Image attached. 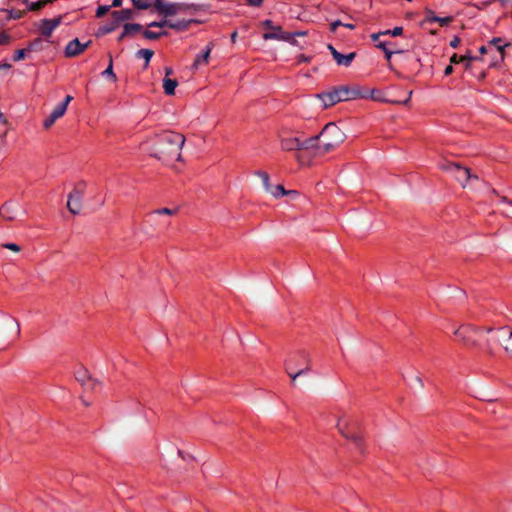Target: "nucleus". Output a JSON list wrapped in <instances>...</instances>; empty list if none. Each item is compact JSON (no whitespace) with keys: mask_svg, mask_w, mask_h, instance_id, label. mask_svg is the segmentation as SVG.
I'll return each instance as SVG.
<instances>
[{"mask_svg":"<svg viewBox=\"0 0 512 512\" xmlns=\"http://www.w3.org/2000/svg\"><path fill=\"white\" fill-rule=\"evenodd\" d=\"M103 76L109 77L113 82H116L117 77L113 71V59L112 56L109 55V64L107 68L102 73Z\"/></svg>","mask_w":512,"mask_h":512,"instance_id":"27","label":"nucleus"},{"mask_svg":"<svg viewBox=\"0 0 512 512\" xmlns=\"http://www.w3.org/2000/svg\"><path fill=\"white\" fill-rule=\"evenodd\" d=\"M76 379L82 384V385H88V381L90 379V376L88 375V372L84 369L79 370L76 373Z\"/></svg>","mask_w":512,"mask_h":512,"instance_id":"30","label":"nucleus"},{"mask_svg":"<svg viewBox=\"0 0 512 512\" xmlns=\"http://www.w3.org/2000/svg\"><path fill=\"white\" fill-rule=\"evenodd\" d=\"M257 175L262 179L265 190L270 188L272 184L270 183L269 175L264 171H259Z\"/></svg>","mask_w":512,"mask_h":512,"instance_id":"34","label":"nucleus"},{"mask_svg":"<svg viewBox=\"0 0 512 512\" xmlns=\"http://www.w3.org/2000/svg\"><path fill=\"white\" fill-rule=\"evenodd\" d=\"M339 102L365 98L366 92L359 86H339L334 88Z\"/></svg>","mask_w":512,"mask_h":512,"instance_id":"10","label":"nucleus"},{"mask_svg":"<svg viewBox=\"0 0 512 512\" xmlns=\"http://www.w3.org/2000/svg\"><path fill=\"white\" fill-rule=\"evenodd\" d=\"M184 143V135L172 131L163 132L154 138L151 155L167 164L180 161Z\"/></svg>","mask_w":512,"mask_h":512,"instance_id":"1","label":"nucleus"},{"mask_svg":"<svg viewBox=\"0 0 512 512\" xmlns=\"http://www.w3.org/2000/svg\"><path fill=\"white\" fill-rule=\"evenodd\" d=\"M504 338L502 340V347L504 351L512 357V328L505 327Z\"/></svg>","mask_w":512,"mask_h":512,"instance_id":"21","label":"nucleus"},{"mask_svg":"<svg viewBox=\"0 0 512 512\" xmlns=\"http://www.w3.org/2000/svg\"><path fill=\"white\" fill-rule=\"evenodd\" d=\"M124 34L134 35L140 31H142V26L140 24H125L124 25Z\"/></svg>","mask_w":512,"mask_h":512,"instance_id":"28","label":"nucleus"},{"mask_svg":"<svg viewBox=\"0 0 512 512\" xmlns=\"http://www.w3.org/2000/svg\"><path fill=\"white\" fill-rule=\"evenodd\" d=\"M452 176L458 181L463 188L467 187L471 179H477V176L472 175L468 168L458 166Z\"/></svg>","mask_w":512,"mask_h":512,"instance_id":"14","label":"nucleus"},{"mask_svg":"<svg viewBox=\"0 0 512 512\" xmlns=\"http://www.w3.org/2000/svg\"><path fill=\"white\" fill-rule=\"evenodd\" d=\"M177 454L185 461L191 462L197 460V456L192 455L190 450H177Z\"/></svg>","mask_w":512,"mask_h":512,"instance_id":"33","label":"nucleus"},{"mask_svg":"<svg viewBox=\"0 0 512 512\" xmlns=\"http://www.w3.org/2000/svg\"><path fill=\"white\" fill-rule=\"evenodd\" d=\"M12 322L15 324L17 335H20V324L17 320L12 319Z\"/></svg>","mask_w":512,"mask_h":512,"instance_id":"56","label":"nucleus"},{"mask_svg":"<svg viewBox=\"0 0 512 512\" xmlns=\"http://www.w3.org/2000/svg\"><path fill=\"white\" fill-rule=\"evenodd\" d=\"M26 57V50L25 49H19L15 51L13 60L18 62L23 60Z\"/></svg>","mask_w":512,"mask_h":512,"instance_id":"38","label":"nucleus"},{"mask_svg":"<svg viewBox=\"0 0 512 512\" xmlns=\"http://www.w3.org/2000/svg\"><path fill=\"white\" fill-rule=\"evenodd\" d=\"M403 32L402 27H395L392 30H386L382 32L383 35L391 34L392 36H400Z\"/></svg>","mask_w":512,"mask_h":512,"instance_id":"39","label":"nucleus"},{"mask_svg":"<svg viewBox=\"0 0 512 512\" xmlns=\"http://www.w3.org/2000/svg\"><path fill=\"white\" fill-rule=\"evenodd\" d=\"M429 21H435V22H439L441 25H447L450 22V18L449 17H445V18L432 17L429 19Z\"/></svg>","mask_w":512,"mask_h":512,"instance_id":"45","label":"nucleus"},{"mask_svg":"<svg viewBox=\"0 0 512 512\" xmlns=\"http://www.w3.org/2000/svg\"><path fill=\"white\" fill-rule=\"evenodd\" d=\"M213 47H214V44L212 42L209 43L206 46L205 50L196 56V58L193 62V65H192L193 69H198L199 66L206 65L209 63L210 54H211Z\"/></svg>","mask_w":512,"mask_h":512,"instance_id":"18","label":"nucleus"},{"mask_svg":"<svg viewBox=\"0 0 512 512\" xmlns=\"http://www.w3.org/2000/svg\"><path fill=\"white\" fill-rule=\"evenodd\" d=\"M345 138V133L335 123H328L318 135L311 137L316 140L312 153L318 155L333 151L345 141Z\"/></svg>","mask_w":512,"mask_h":512,"instance_id":"2","label":"nucleus"},{"mask_svg":"<svg viewBox=\"0 0 512 512\" xmlns=\"http://www.w3.org/2000/svg\"><path fill=\"white\" fill-rule=\"evenodd\" d=\"M153 6L156 11L164 17H170L197 9V5L195 4L172 3L164 0H154Z\"/></svg>","mask_w":512,"mask_h":512,"instance_id":"8","label":"nucleus"},{"mask_svg":"<svg viewBox=\"0 0 512 512\" xmlns=\"http://www.w3.org/2000/svg\"><path fill=\"white\" fill-rule=\"evenodd\" d=\"M479 52L481 54H485L487 52V47L486 46H481L480 49H479Z\"/></svg>","mask_w":512,"mask_h":512,"instance_id":"63","label":"nucleus"},{"mask_svg":"<svg viewBox=\"0 0 512 512\" xmlns=\"http://www.w3.org/2000/svg\"><path fill=\"white\" fill-rule=\"evenodd\" d=\"M11 68V65L9 63H1L0 64V70H9Z\"/></svg>","mask_w":512,"mask_h":512,"instance_id":"54","label":"nucleus"},{"mask_svg":"<svg viewBox=\"0 0 512 512\" xmlns=\"http://www.w3.org/2000/svg\"><path fill=\"white\" fill-rule=\"evenodd\" d=\"M81 198H82V195H81L80 191H78V190H74L69 194L68 201H67V207L71 213H73V214L79 213L80 208H81Z\"/></svg>","mask_w":512,"mask_h":512,"instance_id":"16","label":"nucleus"},{"mask_svg":"<svg viewBox=\"0 0 512 512\" xmlns=\"http://www.w3.org/2000/svg\"><path fill=\"white\" fill-rule=\"evenodd\" d=\"M483 330H485V332L483 333V337H481V346L479 349H482L488 356L493 357L496 355L497 346H502L505 327L494 328L484 326Z\"/></svg>","mask_w":512,"mask_h":512,"instance_id":"6","label":"nucleus"},{"mask_svg":"<svg viewBox=\"0 0 512 512\" xmlns=\"http://www.w3.org/2000/svg\"><path fill=\"white\" fill-rule=\"evenodd\" d=\"M452 72H453V67H452V65L447 66V67L445 68V70H444V74H445L446 76L450 75Z\"/></svg>","mask_w":512,"mask_h":512,"instance_id":"53","label":"nucleus"},{"mask_svg":"<svg viewBox=\"0 0 512 512\" xmlns=\"http://www.w3.org/2000/svg\"><path fill=\"white\" fill-rule=\"evenodd\" d=\"M191 23H198L196 20H181V21H170L169 28L175 29L177 31L186 30Z\"/></svg>","mask_w":512,"mask_h":512,"instance_id":"24","label":"nucleus"},{"mask_svg":"<svg viewBox=\"0 0 512 512\" xmlns=\"http://www.w3.org/2000/svg\"><path fill=\"white\" fill-rule=\"evenodd\" d=\"M165 35H167L166 31H161V32H154L151 30L143 31V36L149 40H156V39L160 38L161 36H165Z\"/></svg>","mask_w":512,"mask_h":512,"instance_id":"29","label":"nucleus"},{"mask_svg":"<svg viewBox=\"0 0 512 512\" xmlns=\"http://www.w3.org/2000/svg\"><path fill=\"white\" fill-rule=\"evenodd\" d=\"M118 26H116V24L113 22L112 24L110 25H107V26H104L102 27L99 32L101 34H107V33H110L112 32L114 29H116Z\"/></svg>","mask_w":512,"mask_h":512,"instance_id":"43","label":"nucleus"},{"mask_svg":"<svg viewBox=\"0 0 512 512\" xmlns=\"http://www.w3.org/2000/svg\"><path fill=\"white\" fill-rule=\"evenodd\" d=\"M292 35H293V38H295V36H304V35H306V32H304V31L296 32V33H294V34H292ZM290 42L294 44V43H295V39H293V40H292V41H290Z\"/></svg>","mask_w":512,"mask_h":512,"instance_id":"57","label":"nucleus"},{"mask_svg":"<svg viewBox=\"0 0 512 512\" xmlns=\"http://www.w3.org/2000/svg\"><path fill=\"white\" fill-rule=\"evenodd\" d=\"M122 5V0H113L111 7H120Z\"/></svg>","mask_w":512,"mask_h":512,"instance_id":"55","label":"nucleus"},{"mask_svg":"<svg viewBox=\"0 0 512 512\" xmlns=\"http://www.w3.org/2000/svg\"><path fill=\"white\" fill-rule=\"evenodd\" d=\"M25 214L20 202L8 200L0 206V218L5 222L16 221Z\"/></svg>","mask_w":512,"mask_h":512,"instance_id":"9","label":"nucleus"},{"mask_svg":"<svg viewBox=\"0 0 512 512\" xmlns=\"http://www.w3.org/2000/svg\"><path fill=\"white\" fill-rule=\"evenodd\" d=\"M153 213H155V214H164V215H173L174 211L169 209V208H161V209L155 210Z\"/></svg>","mask_w":512,"mask_h":512,"instance_id":"47","label":"nucleus"},{"mask_svg":"<svg viewBox=\"0 0 512 512\" xmlns=\"http://www.w3.org/2000/svg\"><path fill=\"white\" fill-rule=\"evenodd\" d=\"M328 49L330 50L334 60L339 66H350L356 56L354 52L343 55L340 52H338L332 45H328Z\"/></svg>","mask_w":512,"mask_h":512,"instance_id":"15","label":"nucleus"},{"mask_svg":"<svg viewBox=\"0 0 512 512\" xmlns=\"http://www.w3.org/2000/svg\"><path fill=\"white\" fill-rule=\"evenodd\" d=\"M342 26H344V27H346V28H348V29H354V28H355V25H354V24H351V23H345V24L343 23V25H342Z\"/></svg>","mask_w":512,"mask_h":512,"instance_id":"61","label":"nucleus"},{"mask_svg":"<svg viewBox=\"0 0 512 512\" xmlns=\"http://www.w3.org/2000/svg\"><path fill=\"white\" fill-rule=\"evenodd\" d=\"M475 60V57L472 56L471 54H466V55H463V56H458L457 54H453L450 58V62L451 63H461V62H465V66L466 68H469L470 67V62Z\"/></svg>","mask_w":512,"mask_h":512,"instance_id":"25","label":"nucleus"},{"mask_svg":"<svg viewBox=\"0 0 512 512\" xmlns=\"http://www.w3.org/2000/svg\"><path fill=\"white\" fill-rule=\"evenodd\" d=\"M310 60H311V57L306 56L304 54H301L297 57L298 63H308V62H310Z\"/></svg>","mask_w":512,"mask_h":512,"instance_id":"48","label":"nucleus"},{"mask_svg":"<svg viewBox=\"0 0 512 512\" xmlns=\"http://www.w3.org/2000/svg\"><path fill=\"white\" fill-rule=\"evenodd\" d=\"M266 191L276 198L295 193V191H286L282 185H271Z\"/></svg>","mask_w":512,"mask_h":512,"instance_id":"23","label":"nucleus"},{"mask_svg":"<svg viewBox=\"0 0 512 512\" xmlns=\"http://www.w3.org/2000/svg\"><path fill=\"white\" fill-rule=\"evenodd\" d=\"M111 6H99L96 10V16L97 17H103L106 13L109 12Z\"/></svg>","mask_w":512,"mask_h":512,"instance_id":"40","label":"nucleus"},{"mask_svg":"<svg viewBox=\"0 0 512 512\" xmlns=\"http://www.w3.org/2000/svg\"><path fill=\"white\" fill-rule=\"evenodd\" d=\"M65 114V111L63 110V107H59L58 105L53 109L51 114L44 119L43 121V127L45 129H49L52 127V125L55 123V121L59 118H61Z\"/></svg>","mask_w":512,"mask_h":512,"instance_id":"20","label":"nucleus"},{"mask_svg":"<svg viewBox=\"0 0 512 512\" xmlns=\"http://www.w3.org/2000/svg\"><path fill=\"white\" fill-rule=\"evenodd\" d=\"M169 23H170L169 20H162L159 22H151L148 24V27H159V28H163L166 26L169 27Z\"/></svg>","mask_w":512,"mask_h":512,"instance_id":"42","label":"nucleus"},{"mask_svg":"<svg viewBox=\"0 0 512 512\" xmlns=\"http://www.w3.org/2000/svg\"><path fill=\"white\" fill-rule=\"evenodd\" d=\"M315 139L311 137H304L303 135H285L280 138V147L286 152H295L296 158L301 162V152H311L313 150Z\"/></svg>","mask_w":512,"mask_h":512,"instance_id":"4","label":"nucleus"},{"mask_svg":"<svg viewBox=\"0 0 512 512\" xmlns=\"http://www.w3.org/2000/svg\"><path fill=\"white\" fill-rule=\"evenodd\" d=\"M90 44V40L86 43H81L77 38H75L66 45L65 55L67 57H75L81 54Z\"/></svg>","mask_w":512,"mask_h":512,"instance_id":"12","label":"nucleus"},{"mask_svg":"<svg viewBox=\"0 0 512 512\" xmlns=\"http://www.w3.org/2000/svg\"><path fill=\"white\" fill-rule=\"evenodd\" d=\"M62 16L53 19H41L35 23L36 29L45 37H50L53 31L62 23Z\"/></svg>","mask_w":512,"mask_h":512,"instance_id":"11","label":"nucleus"},{"mask_svg":"<svg viewBox=\"0 0 512 512\" xmlns=\"http://www.w3.org/2000/svg\"><path fill=\"white\" fill-rule=\"evenodd\" d=\"M178 86L176 79L170 77L163 78V89L166 95L171 96L175 94V89Z\"/></svg>","mask_w":512,"mask_h":512,"instance_id":"22","label":"nucleus"},{"mask_svg":"<svg viewBox=\"0 0 512 512\" xmlns=\"http://www.w3.org/2000/svg\"><path fill=\"white\" fill-rule=\"evenodd\" d=\"M133 5L140 10L150 8L153 4L149 0H131Z\"/></svg>","mask_w":512,"mask_h":512,"instance_id":"31","label":"nucleus"},{"mask_svg":"<svg viewBox=\"0 0 512 512\" xmlns=\"http://www.w3.org/2000/svg\"><path fill=\"white\" fill-rule=\"evenodd\" d=\"M10 36L6 33H0V45H6L10 43Z\"/></svg>","mask_w":512,"mask_h":512,"instance_id":"46","label":"nucleus"},{"mask_svg":"<svg viewBox=\"0 0 512 512\" xmlns=\"http://www.w3.org/2000/svg\"><path fill=\"white\" fill-rule=\"evenodd\" d=\"M361 425L360 418L352 414L342 413L336 420L338 432L355 445L364 444V433L361 430Z\"/></svg>","mask_w":512,"mask_h":512,"instance_id":"3","label":"nucleus"},{"mask_svg":"<svg viewBox=\"0 0 512 512\" xmlns=\"http://www.w3.org/2000/svg\"><path fill=\"white\" fill-rule=\"evenodd\" d=\"M501 202L506 203V204L512 206V201L508 200L506 197H502L501 198Z\"/></svg>","mask_w":512,"mask_h":512,"instance_id":"59","label":"nucleus"},{"mask_svg":"<svg viewBox=\"0 0 512 512\" xmlns=\"http://www.w3.org/2000/svg\"><path fill=\"white\" fill-rule=\"evenodd\" d=\"M342 25H343V23H342L340 20H336V21H334V22H332V23H331L330 30H331L332 32H335V31H336V29H337L339 26H342Z\"/></svg>","mask_w":512,"mask_h":512,"instance_id":"49","label":"nucleus"},{"mask_svg":"<svg viewBox=\"0 0 512 512\" xmlns=\"http://www.w3.org/2000/svg\"><path fill=\"white\" fill-rule=\"evenodd\" d=\"M316 99L320 102V107L322 109H326L339 103V98L337 97L334 89L328 92L317 94Z\"/></svg>","mask_w":512,"mask_h":512,"instance_id":"13","label":"nucleus"},{"mask_svg":"<svg viewBox=\"0 0 512 512\" xmlns=\"http://www.w3.org/2000/svg\"><path fill=\"white\" fill-rule=\"evenodd\" d=\"M491 45H494L498 51L501 53L503 52V49L506 45H502V40L500 38H494L490 42Z\"/></svg>","mask_w":512,"mask_h":512,"instance_id":"41","label":"nucleus"},{"mask_svg":"<svg viewBox=\"0 0 512 512\" xmlns=\"http://www.w3.org/2000/svg\"><path fill=\"white\" fill-rule=\"evenodd\" d=\"M377 47L383 50V52L385 53V56H386V59H387V60H390V59H391L392 54H393L394 52H393V51H391V50H389V49H387L386 44H385L384 42H379V43L377 44Z\"/></svg>","mask_w":512,"mask_h":512,"instance_id":"36","label":"nucleus"},{"mask_svg":"<svg viewBox=\"0 0 512 512\" xmlns=\"http://www.w3.org/2000/svg\"><path fill=\"white\" fill-rule=\"evenodd\" d=\"M73 97L71 95H67L64 101L58 104L59 107H63V110L66 112L69 103L72 101Z\"/></svg>","mask_w":512,"mask_h":512,"instance_id":"44","label":"nucleus"},{"mask_svg":"<svg viewBox=\"0 0 512 512\" xmlns=\"http://www.w3.org/2000/svg\"><path fill=\"white\" fill-rule=\"evenodd\" d=\"M2 247L11 250L14 253H19L21 251V247L16 243H4L2 244Z\"/></svg>","mask_w":512,"mask_h":512,"instance_id":"37","label":"nucleus"},{"mask_svg":"<svg viewBox=\"0 0 512 512\" xmlns=\"http://www.w3.org/2000/svg\"><path fill=\"white\" fill-rule=\"evenodd\" d=\"M153 51L152 50H149V49H140L138 52H137V55L143 59H145V62H146V66L149 64L152 56H153Z\"/></svg>","mask_w":512,"mask_h":512,"instance_id":"32","label":"nucleus"},{"mask_svg":"<svg viewBox=\"0 0 512 512\" xmlns=\"http://www.w3.org/2000/svg\"><path fill=\"white\" fill-rule=\"evenodd\" d=\"M380 35H383V34H382V32L377 33V34H373V35L371 36V38H372V40H373V41H377V40H378V38L380 37Z\"/></svg>","mask_w":512,"mask_h":512,"instance_id":"60","label":"nucleus"},{"mask_svg":"<svg viewBox=\"0 0 512 512\" xmlns=\"http://www.w3.org/2000/svg\"><path fill=\"white\" fill-rule=\"evenodd\" d=\"M483 329L484 326L463 324L454 331V335L463 346L478 349L481 346V337H483V333L485 332Z\"/></svg>","mask_w":512,"mask_h":512,"instance_id":"5","label":"nucleus"},{"mask_svg":"<svg viewBox=\"0 0 512 512\" xmlns=\"http://www.w3.org/2000/svg\"><path fill=\"white\" fill-rule=\"evenodd\" d=\"M173 73L172 68L166 67L165 68V77H169Z\"/></svg>","mask_w":512,"mask_h":512,"instance_id":"58","label":"nucleus"},{"mask_svg":"<svg viewBox=\"0 0 512 512\" xmlns=\"http://www.w3.org/2000/svg\"><path fill=\"white\" fill-rule=\"evenodd\" d=\"M111 16L116 26H119L121 22L133 19L134 11L131 9H123L120 11L112 12Z\"/></svg>","mask_w":512,"mask_h":512,"instance_id":"19","label":"nucleus"},{"mask_svg":"<svg viewBox=\"0 0 512 512\" xmlns=\"http://www.w3.org/2000/svg\"><path fill=\"white\" fill-rule=\"evenodd\" d=\"M250 6L259 7L262 5L263 0H246Z\"/></svg>","mask_w":512,"mask_h":512,"instance_id":"50","label":"nucleus"},{"mask_svg":"<svg viewBox=\"0 0 512 512\" xmlns=\"http://www.w3.org/2000/svg\"><path fill=\"white\" fill-rule=\"evenodd\" d=\"M311 369V359L309 355L304 352L290 358L286 363V371L293 382H295L299 376L309 373Z\"/></svg>","mask_w":512,"mask_h":512,"instance_id":"7","label":"nucleus"},{"mask_svg":"<svg viewBox=\"0 0 512 512\" xmlns=\"http://www.w3.org/2000/svg\"><path fill=\"white\" fill-rule=\"evenodd\" d=\"M265 40H280V41H292L293 35L281 30L280 27H275L273 32H267L263 34Z\"/></svg>","mask_w":512,"mask_h":512,"instance_id":"17","label":"nucleus"},{"mask_svg":"<svg viewBox=\"0 0 512 512\" xmlns=\"http://www.w3.org/2000/svg\"><path fill=\"white\" fill-rule=\"evenodd\" d=\"M264 25H265L266 27H268V28H273V29L275 28V27H273V26H272V22H271L270 20H266V21L264 22Z\"/></svg>","mask_w":512,"mask_h":512,"instance_id":"62","label":"nucleus"},{"mask_svg":"<svg viewBox=\"0 0 512 512\" xmlns=\"http://www.w3.org/2000/svg\"><path fill=\"white\" fill-rule=\"evenodd\" d=\"M412 93H413V92H412V91H410V92H409V95H408V98H407L405 101L401 102V103L406 105V104L409 102V100H410V98H411V96H412Z\"/></svg>","mask_w":512,"mask_h":512,"instance_id":"64","label":"nucleus"},{"mask_svg":"<svg viewBox=\"0 0 512 512\" xmlns=\"http://www.w3.org/2000/svg\"><path fill=\"white\" fill-rule=\"evenodd\" d=\"M46 5L44 0H38L37 2H32L29 4L28 9L30 11H37L42 9Z\"/></svg>","mask_w":512,"mask_h":512,"instance_id":"35","label":"nucleus"},{"mask_svg":"<svg viewBox=\"0 0 512 512\" xmlns=\"http://www.w3.org/2000/svg\"><path fill=\"white\" fill-rule=\"evenodd\" d=\"M39 42H40V40H39V39H37V40H35L34 42L30 43V44L27 46V49H25V50H26V52H27V51H33V50H34V48H35V45H36L37 43H39Z\"/></svg>","mask_w":512,"mask_h":512,"instance_id":"51","label":"nucleus"},{"mask_svg":"<svg viewBox=\"0 0 512 512\" xmlns=\"http://www.w3.org/2000/svg\"><path fill=\"white\" fill-rule=\"evenodd\" d=\"M458 166H459L458 164L449 162L447 160H443L438 163L439 169H441L442 171L448 172L450 174L455 172V170L457 169Z\"/></svg>","mask_w":512,"mask_h":512,"instance_id":"26","label":"nucleus"},{"mask_svg":"<svg viewBox=\"0 0 512 512\" xmlns=\"http://www.w3.org/2000/svg\"><path fill=\"white\" fill-rule=\"evenodd\" d=\"M459 44H460V39H459V38H454V39L451 41V43H450V45H451L452 47H454V48L458 47V45H459Z\"/></svg>","mask_w":512,"mask_h":512,"instance_id":"52","label":"nucleus"}]
</instances>
